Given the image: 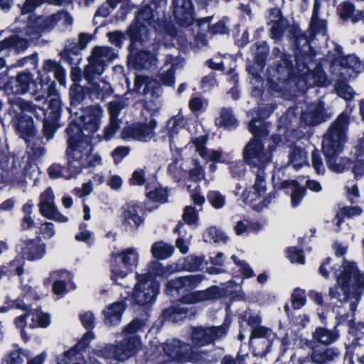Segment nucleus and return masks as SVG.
Here are the masks:
<instances>
[{
  "mask_svg": "<svg viewBox=\"0 0 364 364\" xmlns=\"http://www.w3.org/2000/svg\"><path fill=\"white\" fill-rule=\"evenodd\" d=\"M28 14L24 15V21L21 20L20 16L18 21L20 22L27 21L26 28V34L29 36L28 39L19 38L14 36L0 42V51L6 48H14L17 50H24L28 46V41L35 38L38 33L52 28L58 21H62L65 26L71 25L73 23V18L65 11H61L56 14H52L48 16H35L31 15L26 16ZM5 63L4 60L0 58V69L4 67Z\"/></svg>",
  "mask_w": 364,
  "mask_h": 364,
  "instance_id": "1",
  "label": "nucleus"
},
{
  "mask_svg": "<svg viewBox=\"0 0 364 364\" xmlns=\"http://www.w3.org/2000/svg\"><path fill=\"white\" fill-rule=\"evenodd\" d=\"M336 284L329 289L331 299L340 302L351 300L350 309L354 312L358 296L364 289V275L358 272L354 263L345 261L343 262L342 270L336 274Z\"/></svg>",
  "mask_w": 364,
  "mask_h": 364,
  "instance_id": "2",
  "label": "nucleus"
},
{
  "mask_svg": "<svg viewBox=\"0 0 364 364\" xmlns=\"http://www.w3.org/2000/svg\"><path fill=\"white\" fill-rule=\"evenodd\" d=\"M154 13L151 8L146 6L138 14L136 22L132 25L129 28V33L131 39L129 46L130 55L129 61L133 60L134 64L137 66L147 68L155 62L156 53L149 50H140L138 46L142 45L148 35L147 25L151 26L153 23Z\"/></svg>",
  "mask_w": 364,
  "mask_h": 364,
  "instance_id": "3",
  "label": "nucleus"
},
{
  "mask_svg": "<svg viewBox=\"0 0 364 364\" xmlns=\"http://www.w3.org/2000/svg\"><path fill=\"white\" fill-rule=\"evenodd\" d=\"M347 127L348 116L342 113L323 136V151L327 159L328 168L334 172H342L349 164L348 159H341L343 164L338 166L335 164L337 159L336 156L343 151L346 141Z\"/></svg>",
  "mask_w": 364,
  "mask_h": 364,
  "instance_id": "4",
  "label": "nucleus"
},
{
  "mask_svg": "<svg viewBox=\"0 0 364 364\" xmlns=\"http://www.w3.org/2000/svg\"><path fill=\"white\" fill-rule=\"evenodd\" d=\"M296 68H292L289 65L288 60L283 59L278 68L277 73L280 77L277 78V82L271 80V87L276 92H282L283 88L287 87L289 82L294 81L297 77L302 81H304L309 85L323 86L326 83V77L323 71L320 69L316 71H311L306 68L304 64L299 63V55L296 57Z\"/></svg>",
  "mask_w": 364,
  "mask_h": 364,
  "instance_id": "5",
  "label": "nucleus"
},
{
  "mask_svg": "<svg viewBox=\"0 0 364 364\" xmlns=\"http://www.w3.org/2000/svg\"><path fill=\"white\" fill-rule=\"evenodd\" d=\"M249 129L254 137L247 143L243 150V158L250 166L262 167L269 163L272 158L273 146L269 144L268 149H264L262 137L267 135L269 131L267 126L260 120L253 119L250 122Z\"/></svg>",
  "mask_w": 364,
  "mask_h": 364,
  "instance_id": "6",
  "label": "nucleus"
},
{
  "mask_svg": "<svg viewBox=\"0 0 364 364\" xmlns=\"http://www.w3.org/2000/svg\"><path fill=\"white\" fill-rule=\"evenodd\" d=\"M144 326L141 320H134L124 327L122 333L125 338L115 346H106L100 350V355L105 358H115L125 360L134 355L141 347V341L136 335Z\"/></svg>",
  "mask_w": 364,
  "mask_h": 364,
  "instance_id": "7",
  "label": "nucleus"
},
{
  "mask_svg": "<svg viewBox=\"0 0 364 364\" xmlns=\"http://www.w3.org/2000/svg\"><path fill=\"white\" fill-rule=\"evenodd\" d=\"M79 132V129L75 125L70 126L67 129L68 134V147L67 150L69 156V167L73 168V172L80 173L82 168L89 166H95L102 164L100 156L94 154L90 155L91 145L90 141L86 139L76 143L74 136L71 135L72 132Z\"/></svg>",
  "mask_w": 364,
  "mask_h": 364,
  "instance_id": "8",
  "label": "nucleus"
},
{
  "mask_svg": "<svg viewBox=\"0 0 364 364\" xmlns=\"http://www.w3.org/2000/svg\"><path fill=\"white\" fill-rule=\"evenodd\" d=\"M104 111L98 105H93L85 108L80 116V125L71 123L67 129L72 125L78 127L79 132L75 131L71 135L74 136L76 143L86 139L90 140V136L100 128Z\"/></svg>",
  "mask_w": 364,
  "mask_h": 364,
  "instance_id": "9",
  "label": "nucleus"
},
{
  "mask_svg": "<svg viewBox=\"0 0 364 364\" xmlns=\"http://www.w3.org/2000/svg\"><path fill=\"white\" fill-rule=\"evenodd\" d=\"M161 348L168 357L178 363H203V354L180 340L168 341Z\"/></svg>",
  "mask_w": 364,
  "mask_h": 364,
  "instance_id": "10",
  "label": "nucleus"
},
{
  "mask_svg": "<svg viewBox=\"0 0 364 364\" xmlns=\"http://www.w3.org/2000/svg\"><path fill=\"white\" fill-rule=\"evenodd\" d=\"M159 291V284L158 281L147 273L139 276L138 282L136 284L133 293L132 299L139 305H146L152 303Z\"/></svg>",
  "mask_w": 364,
  "mask_h": 364,
  "instance_id": "11",
  "label": "nucleus"
},
{
  "mask_svg": "<svg viewBox=\"0 0 364 364\" xmlns=\"http://www.w3.org/2000/svg\"><path fill=\"white\" fill-rule=\"evenodd\" d=\"M231 320L226 317L218 326L196 327L191 333L192 343L197 346H204L224 338L230 326Z\"/></svg>",
  "mask_w": 364,
  "mask_h": 364,
  "instance_id": "12",
  "label": "nucleus"
},
{
  "mask_svg": "<svg viewBox=\"0 0 364 364\" xmlns=\"http://www.w3.org/2000/svg\"><path fill=\"white\" fill-rule=\"evenodd\" d=\"M117 58L112 49L107 46H97L93 48L89 58V64L85 70V77L90 81L95 75H100L105 70L106 63Z\"/></svg>",
  "mask_w": 364,
  "mask_h": 364,
  "instance_id": "13",
  "label": "nucleus"
},
{
  "mask_svg": "<svg viewBox=\"0 0 364 364\" xmlns=\"http://www.w3.org/2000/svg\"><path fill=\"white\" fill-rule=\"evenodd\" d=\"M115 258H119L122 264L112 262L111 264V279L119 284L139 262V254L135 248H127L118 252Z\"/></svg>",
  "mask_w": 364,
  "mask_h": 364,
  "instance_id": "14",
  "label": "nucleus"
},
{
  "mask_svg": "<svg viewBox=\"0 0 364 364\" xmlns=\"http://www.w3.org/2000/svg\"><path fill=\"white\" fill-rule=\"evenodd\" d=\"M266 191L265 173L264 170L259 169L256 175L254 185L242 193V198L253 209L260 211L269 203V201L264 198Z\"/></svg>",
  "mask_w": 364,
  "mask_h": 364,
  "instance_id": "15",
  "label": "nucleus"
},
{
  "mask_svg": "<svg viewBox=\"0 0 364 364\" xmlns=\"http://www.w3.org/2000/svg\"><path fill=\"white\" fill-rule=\"evenodd\" d=\"M28 307L29 304H27ZM26 312L15 318L16 328L21 331V337L27 340L28 337L25 333V328L28 326L30 328H45L50 323L49 314L43 312L39 309L26 310Z\"/></svg>",
  "mask_w": 364,
  "mask_h": 364,
  "instance_id": "16",
  "label": "nucleus"
},
{
  "mask_svg": "<svg viewBox=\"0 0 364 364\" xmlns=\"http://www.w3.org/2000/svg\"><path fill=\"white\" fill-rule=\"evenodd\" d=\"M275 338L276 334L271 328L263 326H255L250 337V345L254 354L257 356L266 355Z\"/></svg>",
  "mask_w": 364,
  "mask_h": 364,
  "instance_id": "17",
  "label": "nucleus"
},
{
  "mask_svg": "<svg viewBox=\"0 0 364 364\" xmlns=\"http://www.w3.org/2000/svg\"><path fill=\"white\" fill-rule=\"evenodd\" d=\"M363 70V63L354 55L337 58L333 60L331 65V72L334 75L343 77L345 79L355 77Z\"/></svg>",
  "mask_w": 364,
  "mask_h": 364,
  "instance_id": "18",
  "label": "nucleus"
},
{
  "mask_svg": "<svg viewBox=\"0 0 364 364\" xmlns=\"http://www.w3.org/2000/svg\"><path fill=\"white\" fill-rule=\"evenodd\" d=\"M339 356V351L333 348H315L313 349L311 357L298 358L291 356L292 364H328Z\"/></svg>",
  "mask_w": 364,
  "mask_h": 364,
  "instance_id": "19",
  "label": "nucleus"
},
{
  "mask_svg": "<svg viewBox=\"0 0 364 364\" xmlns=\"http://www.w3.org/2000/svg\"><path fill=\"white\" fill-rule=\"evenodd\" d=\"M38 206L40 213L43 217L58 223L68 222V218L58 212L54 203V194L50 188H48L41 194Z\"/></svg>",
  "mask_w": 364,
  "mask_h": 364,
  "instance_id": "20",
  "label": "nucleus"
},
{
  "mask_svg": "<svg viewBox=\"0 0 364 364\" xmlns=\"http://www.w3.org/2000/svg\"><path fill=\"white\" fill-rule=\"evenodd\" d=\"M156 126V121L152 118L145 123H136L124 129L123 136L146 142L154 136Z\"/></svg>",
  "mask_w": 364,
  "mask_h": 364,
  "instance_id": "21",
  "label": "nucleus"
},
{
  "mask_svg": "<svg viewBox=\"0 0 364 364\" xmlns=\"http://www.w3.org/2000/svg\"><path fill=\"white\" fill-rule=\"evenodd\" d=\"M141 210V206L134 203H127L122 208L120 218L124 230L134 232L143 223Z\"/></svg>",
  "mask_w": 364,
  "mask_h": 364,
  "instance_id": "22",
  "label": "nucleus"
},
{
  "mask_svg": "<svg viewBox=\"0 0 364 364\" xmlns=\"http://www.w3.org/2000/svg\"><path fill=\"white\" fill-rule=\"evenodd\" d=\"M207 137L200 136L193 139L191 142V146L195 151L204 159L212 161L213 162L226 163L230 159L228 154H225L220 150H210L208 151L205 148Z\"/></svg>",
  "mask_w": 364,
  "mask_h": 364,
  "instance_id": "23",
  "label": "nucleus"
},
{
  "mask_svg": "<svg viewBox=\"0 0 364 364\" xmlns=\"http://www.w3.org/2000/svg\"><path fill=\"white\" fill-rule=\"evenodd\" d=\"M73 276L65 270L54 271L50 273L45 284L53 282V291L55 295L63 296L68 292V287L72 284Z\"/></svg>",
  "mask_w": 364,
  "mask_h": 364,
  "instance_id": "24",
  "label": "nucleus"
},
{
  "mask_svg": "<svg viewBox=\"0 0 364 364\" xmlns=\"http://www.w3.org/2000/svg\"><path fill=\"white\" fill-rule=\"evenodd\" d=\"M21 254L29 261L40 260L46 254V244L38 237L26 240L21 247Z\"/></svg>",
  "mask_w": 364,
  "mask_h": 364,
  "instance_id": "25",
  "label": "nucleus"
},
{
  "mask_svg": "<svg viewBox=\"0 0 364 364\" xmlns=\"http://www.w3.org/2000/svg\"><path fill=\"white\" fill-rule=\"evenodd\" d=\"M14 106L23 112H33L37 118H42V117H44V133L48 138H50L52 136V134L56 128L58 120H53L50 116H47L48 112H43V114H41L36 109L34 108V105L32 103L21 99L17 100Z\"/></svg>",
  "mask_w": 364,
  "mask_h": 364,
  "instance_id": "26",
  "label": "nucleus"
},
{
  "mask_svg": "<svg viewBox=\"0 0 364 364\" xmlns=\"http://www.w3.org/2000/svg\"><path fill=\"white\" fill-rule=\"evenodd\" d=\"M28 353L26 350L19 348L18 346L6 354L2 360L1 364H23V357H28ZM47 355L45 352L36 355L29 360L27 364H43Z\"/></svg>",
  "mask_w": 364,
  "mask_h": 364,
  "instance_id": "27",
  "label": "nucleus"
},
{
  "mask_svg": "<svg viewBox=\"0 0 364 364\" xmlns=\"http://www.w3.org/2000/svg\"><path fill=\"white\" fill-rule=\"evenodd\" d=\"M301 119L308 125H316L325 119L323 103L321 101L311 105L301 114Z\"/></svg>",
  "mask_w": 364,
  "mask_h": 364,
  "instance_id": "28",
  "label": "nucleus"
},
{
  "mask_svg": "<svg viewBox=\"0 0 364 364\" xmlns=\"http://www.w3.org/2000/svg\"><path fill=\"white\" fill-rule=\"evenodd\" d=\"M22 114H19L16 117V128L20 136L23 138L26 141H28L30 139L33 138L36 134V129L34 127L31 117L27 116L23 112Z\"/></svg>",
  "mask_w": 364,
  "mask_h": 364,
  "instance_id": "29",
  "label": "nucleus"
},
{
  "mask_svg": "<svg viewBox=\"0 0 364 364\" xmlns=\"http://www.w3.org/2000/svg\"><path fill=\"white\" fill-rule=\"evenodd\" d=\"M124 311V305L122 302H115L107 306L103 311L105 322L107 325H118Z\"/></svg>",
  "mask_w": 364,
  "mask_h": 364,
  "instance_id": "30",
  "label": "nucleus"
},
{
  "mask_svg": "<svg viewBox=\"0 0 364 364\" xmlns=\"http://www.w3.org/2000/svg\"><path fill=\"white\" fill-rule=\"evenodd\" d=\"M181 62L171 55H167L164 67L166 70L161 74V81L164 85L171 86L174 83V71L181 66Z\"/></svg>",
  "mask_w": 364,
  "mask_h": 364,
  "instance_id": "31",
  "label": "nucleus"
},
{
  "mask_svg": "<svg viewBox=\"0 0 364 364\" xmlns=\"http://www.w3.org/2000/svg\"><path fill=\"white\" fill-rule=\"evenodd\" d=\"M268 23L271 26L270 31L273 38H279L287 26V21L282 18L278 9H273L270 11Z\"/></svg>",
  "mask_w": 364,
  "mask_h": 364,
  "instance_id": "32",
  "label": "nucleus"
},
{
  "mask_svg": "<svg viewBox=\"0 0 364 364\" xmlns=\"http://www.w3.org/2000/svg\"><path fill=\"white\" fill-rule=\"evenodd\" d=\"M181 268L176 264H171L166 267H164L161 263L157 261H153L149 263L148 267V271L149 275H153L156 277H167L171 274L180 270Z\"/></svg>",
  "mask_w": 364,
  "mask_h": 364,
  "instance_id": "33",
  "label": "nucleus"
},
{
  "mask_svg": "<svg viewBox=\"0 0 364 364\" xmlns=\"http://www.w3.org/2000/svg\"><path fill=\"white\" fill-rule=\"evenodd\" d=\"M291 187L292 193L291 196V203L293 208L297 207L301 202L304 196L305 191L303 186L296 181H284L281 183V187L286 188Z\"/></svg>",
  "mask_w": 364,
  "mask_h": 364,
  "instance_id": "34",
  "label": "nucleus"
},
{
  "mask_svg": "<svg viewBox=\"0 0 364 364\" xmlns=\"http://www.w3.org/2000/svg\"><path fill=\"white\" fill-rule=\"evenodd\" d=\"M307 153L298 146L292 147L289 153V164L298 169L307 164Z\"/></svg>",
  "mask_w": 364,
  "mask_h": 364,
  "instance_id": "35",
  "label": "nucleus"
},
{
  "mask_svg": "<svg viewBox=\"0 0 364 364\" xmlns=\"http://www.w3.org/2000/svg\"><path fill=\"white\" fill-rule=\"evenodd\" d=\"M199 282V279L196 275H189L182 277L168 282L167 287L170 289L180 290L182 289H189L195 287Z\"/></svg>",
  "mask_w": 364,
  "mask_h": 364,
  "instance_id": "36",
  "label": "nucleus"
},
{
  "mask_svg": "<svg viewBox=\"0 0 364 364\" xmlns=\"http://www.w3.org/2000/svg\"><path fill=\"white\" fill-rule=\"evenodd\" d=\"M318 1L315 0L311 21L310 23L311 31L314 34H321L324 37L326 34V22L324 20L318 18Z\"/></svg>",
  "mask_w": 364,
  "mask_h": 364,
  "instance_id": "37",
  "label": "nucleus"
},
{
  "mask_svg": "<svg viewBox=\"0 0 364 364\" xmlns=\"http://www.w3.org/2000/svg\"><path fill=\"white\" fill-rule=\"evenodd\" d=\"M217 297V292L215 289H210L206 291H197L188 294L183 297V303L193 304L196 302L212 300Z\"/></svg>",
  "mask_w": 364,
  "mask_h": 364,
  "instance_id": "38",
  "label": "nucleus"
},
{
  "mask_svg": "<svg viewBox=\"0 0 364 364\" xmlns=\"http://www.w3.org/2000/svg\"><path fill=\"white\" fill-rule=\"evenodd\" d=\"M32 81L29 73H23L18 75L16 80L11 82V90L14 94H24L29 87Z\"/></svg>",
  "mask_w": 364,
  "mask_h": 364,
  "instance_id": "39",
  "label": "nucleus"
},
{
  "mask_svg": "<svg viewBox=\"0 0 364 364\" xmlns=\"http://www.w3.org/2000/svg\"><path fill=\"white\" fill-rule=\"evenodd\" d=\"M173 252V247L163 241L156 242L151 248L153 257L159 259H167L172 255Z\"/></svg>",
  "mask_w": 364,
  "mask_h": 364,
  "instance_id": "40",
  "label": "nucleus"
},
{
  "mask_svg": "<svg viewBox=\"0 0 364 364\" xmlns=\"http://www.w3.org/2000/svg\"><path fill=\"white\" fill-rule=\"evenodd\" d=\"M158 85V82L152 78L143 75H137L134 82L136 90L141 94L146 95Z\"/></svg>",
  "mask_w": 364,
  "mask_h": 364,
  "instance_id": "41",
  "label": "nucleus"
},
{
  "mask_svg": "<svg viewBox=\"0 0 364 364\" xmlns=\"http://www.w3.org/2000/svg\"><path fill=\"white\" fill-rule=\"evenodd\" d=\"M50 98L49 100V105L48 109L46 111L42 109L40 107H37L34 105V108L41 114H43V112H48L47 116H50L53 120H58L60 114V102L58 96L57 95L52 96H49Z\"/></svg>",
  "mask_w": 364,
  "mask_h": 364,
  "instance_id": "42",
  "label": "nucleus"
},
{
  "mask_svg": "<svg viewBox=\"0 0 364 364\" xmlns=\"http://www.w3.org/2000/svg\"><path fill=\"white\" fill-rule=\"evenodd\" d=\"M338 338V335L335 331H329L325 328H317L313 333L314 341L323 343L331 344Z\"/></svg>",
  "mask_w": 364,
  "mask_h": 364,
  "instance_id": "43",
  "label": "nucleus"
},
{
  "mask_svg": "<svg viewBox=\"0 0 364 364\" xmlns=\"http://www.w3.org/2000/svg\"><path fill=\"white\" fill-rule=\"evenodd\" d=\"M68 160L69 161V156H68ZM49 176L52 178H57L59 177H63L65 179H70L73 176H75L78 173L73 172V168H70L69 162L68 163V167L66 168H62L60 164H54L48 168Z\"/></svg>",
  "mask_w": 364,
  "mask_h": 364,
  "instance_id": "44",
  "label": "nucleus"
},
{
  "mask_svg": "<svg viewBox=\"0 0 364 364\" xmlns=\"http://www.w3.org/2000/svg\"><path fill=\"white\" fill-rule=\"evenodd\" d=\"M94 338V334L91 331H88L84 334L78 345L64 353L63 358L60 360V364H68L69 360L77 353V348H84Z\"/></svg>",
  "mask_w": 364,
  "mask_h": 364,
  "instance_id": "45",
  "label": "nucleus"
},
{
  "mask_svg": "<svg viewBox=\"0 0 364 364\" xmlns=\"http://www.w3.org/2000/svg\"><path fill=\"white\" fill-rule=\"evenodd\" d=\"M203 238L206 242L215 243H225L228 240V236L215 227L208 228L203 233Z\"/></svg>",
  "mask_w": 364,
  "mask_h": 364,
  "instance_id": "46",
  "label": "nucleus"
},
{
  "mask_svg": "<svg viewBox=\"0 0 364 364\" xmlns=\"http://www.w3.org/2000/svg\"><path fill=\"white\" fill-rule=\"evenodd\" d=\"M164 318L176 322L187 316V309L184 307L173 306L164 311Z\"/></svg>",
  "mask_w": 364,
  "mask_h": 364,
  "instance_id": "47",
  "label": "nucleus"
},
{
  "mask_svg": "<svg viewBox=\"0 0 364 364\" xmlns=\"http://www.w3.org/2000/svg\"><path fill=\"white\" fill-rule=\"evenodd\" d=\"M216 122L220 126L232 128L235 126L237 121L232 115L231 109H223L221 110L220 116L217 119Z\"/></svg>",
  "mask_w": 364,
  "mask_h": 364,
  "instance_id": "48",
  "label": "nucleus"
},
{
  "mask_svg": "<svg viewBox=\"0 0 364 364\" xmlns=\"http://www.w3.org/2000/svg\"><path fill=\"white\" fill-rule=\"evenodd\" d=\"M184 228V224L179 223L174 229V232H177L180 236L176 240V247L183 254L187 253L188 250L187 240L182 238L186 236Z\"/></svg>",
  "mask_w": 364,
  "mask_h": 364,
  "instance_id": "49",
  "label": "nucleus"
},
{
  "mask_svg": "<svg viewBox=\"0 0 364 364\" xmlns=\"http://www.w3.org/2000/svg\"><path fill=\"white\" fill-rule=\"evenodd\" d=\"M24 262L21 258H16L7 266H4L8 277L11 275H21L23 272Z\"/></svg>",
  "mask_w": 364,
  "mask_h": 364,
  "instance_id": "50",
  "label": "nucleus"
},
{
  "mask_svg": "<svg viewBox=\"0 0 364 364\" xmlns=\"http://www.w3.org/2000/svg\"><path fill=\"white\" fill-rule=\"evenodd\" d=\"M335 88L338 95L346 101L353 99L355 95L353 89L344 82H338Z\"/></svg>",
  "mask_w": 364,
  "mask_h": 364,
  "instance_id": "51",
  "label": "nucleus"
},
{
  "mask_svg": "<svg viewBox=\"0 0 364 364\" xmlns=\"http://www.w3.org/2000/svg\"><path fill=\"white\" fill-rule=\"evenodd\" d=\"M306 301V294L303 289H296L291 294V305L294 309L303 307Z\"/></svg>",
  "mask_w": 364,
  "mask_h": 364,
  "instance_id": "52",
  "label": "nucleus"
},
{
  "mask_svg": "<svg viewBox=\"0 0 364 364\" xmlns=\"http://www.w3.org/2000/svg\"><path fill=\"white\" fill-rule=\"evenodd\" d=\"M147 198L154 202L164 203L166 201L168 194L164 188H155L152 191H147Z\"/></svg>",
  "mask_w": 364,
  "mask_h": 364,
  "instance_id": "53",
  "label": "nucleus"
},
{
  "mask_svg": "<svg viewBox=\"0 0 364 364\" xmlns=\"http://www.w3.org/2000/svg\"><path fill=\"white\" fill-rule=\"evenodd\" d=\"M120 126L119 120L109 119V122L103 130V134L100 136V140L103 139L106 141L110 139L117 132Z\"/></svg>",
  "mask_w": 364,
  "mask_h": 364,
  "instance_id": "54",
  "label": "nucleus"
},
{
  "mask_svg": "<svg viewBox=\"0 0 364 364\" xmlns=\"http://www.w3.org/2000/svg\"><path fill=\"white\" fill-rule=\"evenodd\" d=\"M208 199L211 205L216 209H220L225 204V198L218 191H210L208 195Z\"/></svg>",
  "mask_w": 364,
  "mask_h": 364,
  "instance_id": "55",
  "label": "nucleus"
},
{
  "mask_svg": "<svg viewBox=\"0 0 364 364\" xmlns=\"http://www.w3.org/2000/svg\"><path fill=\"white\" fill-rule=\"evenodd\" d=\"M183 220L188 225H196L198 220V212L191 205L184 208L182 215Z\"/></svg>",
  "mask_w": 364,
  "mask_h": 364,
  "instance_id": "56",
  "label": "nucleus"
},
{
  "mask_svg": "<svg viewBox=\"0 0 364 364\" xmlns=\"http://www.w3.org/2000/svg\"><path fill=\"white\" fill-rule=\"evenodd\" d=\"M287 256L292 263L303 264L305 262L302 252L295 247L288 248L287 250Z\"/></svg>",
  "mask_w": 364,
  "mask_h": 364,
  "instance_id": "57",
  "label": "nucleus"
},
{
  "mask_svg": "<svg viewBox=\"0 0 364 364\" xmlns=\"http://www.w3.org/2000/svg\"><path fill=\"white\" fill-rule=\"evenodd\" d=\"M183 124V119L181 117L171 119L167 124L170 139H173L178 132Z\"/></svg>",
  "mask_w": 364,
  "mask_h": 364,
  "instance_id": "58",
  "label": "nucleus"
},
{
  "mask_svg": "<svg viewBox=\"0 0 364 364\" xmlns=\"http://www.w3.org/2000/svg\"><path fill=\"white\" fill-rule=\"evenodd\" d=\"M334 270L335 274H339L342 269L338 272L336 269V264H333L332 259L330 258H328L326 259L320 266L319 268V273L321 275H322L324 277H327L331 272Z\"/></svg>",
  "mask_w": 364,
  "mask_h": 364,
  "instance_id": "59",
  "label": "nucleus"
},
{
  "mask_svg": "<svg viewBox=\"0 0 364 364\" xmlns=\"http://www.w3.org/2000/svg\"><path fill=\"white\" fill-rule=\"evenodd\" d=\"M232 259L234 260L235 264L240 268V270L245 277L250 278L255 275L253 270L246 262L237 259L234 255L232 257Z\"/></svg>",
  "mask_w": 364,
  "mask_h": 364,
  "instance_id": "60",
  "label": "nucleus"
},
{
  "mask_svg": "<svg viewBox=\"0 0 364 364\" xmlns=\"http://www.w3.org/2000/svg\"><path fill=\"white\" fill-rule=\"evenodd\" d=\"M43 0H26L21 8V14L20 18L24 21V15L32 12L37 6L43 3Z\"/></svg>",
  "mask_w": 364,
  "mask_h": 364,
  "instance_id": "61",
  "label": "nucleus"
},
{
  "mask_svg": "<svg viewBox=\"0 0 364 364\" xmlns=\"http://www.w3.org/2000/svg\"><path fill=\"white\" fill-rule=\"evenodd\" d=\"M193 168L190 170V177L195 181H201L205 176L204 170L196 160L193 161Z\"/></svg>",
  "mask_w": 364,
  "mask_h": 364,
  "instance_id": "62",
  "label": "nucleus"
},
{
  "mask_svg": "<svg viewBox=\"0 0 364 364\" xmlns=\"http://www.w3.org/2000/svg\"><path fill=\"white\" fill-rule=\"evenodd\" d=\"M244 319L252 329L255 326H261L259 324L262 322V316L258 314L246 311L244 314Z\"/></svg>",
  "mask_w": 364,
  "mask_h": 364,
  "instance_id": "63",
  "label": "nucleus"
},
{
  "mask_svg": "<svg viewBox=\"0 0 364 364\" xmlns=\"http://www.w3.org/2000/svg\"><path fill=\"white\" fill-rule=\"evenodd\" d=\"M122 107L123 104L119 101L110 102L108 107L109 119L119 120L117 117Z\"/></svg>",
  "mask_w": 364,
  "mask_h": 364,
  "instance_id": "64",
  "label": "nucleus"
}]
</instances>
